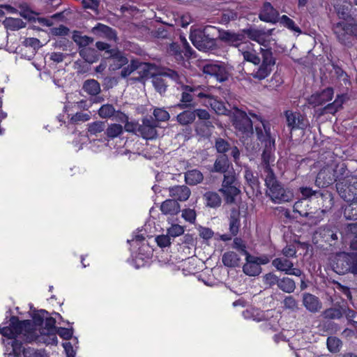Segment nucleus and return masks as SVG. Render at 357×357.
Listing matches in <instances>:
<instances>
[{
  "label": "nucleus",
  "mask_w": 357,
  "mask_h": 357,
  "mask_svg": "<svg viewBox=\"0 0 357 357\" xmlns=\"http://www.w3.org/2000/svg\"><path fill=\"white\" fill-rule=\"evenodd\" d=\"M87 132L91 135L97 136L98 133L105 130V123L101 121H97L87 125Z\"/></svg>",
  "instance_id": "obj_50"
},
{
  "label": "nucleus",
  "mask_w": 357,
  "mask_h": 357,
  "mask_svg": "<svg viewBox=\"0 0 357 357\" xmlns=\"http://www.w3.org/2000/svg\"><path fill=\"white\" fill-rule=\"evenodd\" d=\"M332 266L334 271L340 275L347 273L357 274V254L340 253L335 257Z\"/></svg>",
  "instance_id": "obj_5"
},
{
  "label": "nucleus",
  "mask_w": 357,
  "mask_h": 357,
  "mask_svg": "<svg viewBox=\"0 0 357 357\" xmlns=\"http://www.w3.org/2000/svg\"><path fill=\"white\" fill-rule=\"evenodd\" d=\"M203 72L215 77L219 82H225L228 79L229 73L227 68L220 63H208L203 68Z\"/></svg>",
  "instance_id": "obj_13"
},
{
  "label": "nucleus",
  "mask_w": 357,
  "mask_h": 357,
  "mask_svg": "<svg viewBox=\"0 0 357 357\" xmlns=\"http://www.w3.org/2000/svg\"><path fill=\"white\" fill-rule=\"evenodd\" d=\"M344 305L336 303L333 307L326 308L321 314V317L326 320L340 319L344 316Z\"/></svg>",
  "instance_id": "obj_25"
},
{
  "label": "nucleus",
  "mask_w": 357,
  "mask_h": 357,
  "mask_svg": "<svg viewBox=\"0 0 357 357\" xmlns=\"http://www.w3.org/2000/svg\"><path fill=\"white\" fill-rule=\"evenodd\" d=\"M160 73L164 77H169L177 84H181V86L184 84L183 80L185 79V77L174 70L167 68Z\"/></svg>",
  "instance_id": "obj_54"
},
{
  "label": "nucleus",
  "mask_w": 357,
  "mask_h": 357,
  "mask_svg": "<svg viewBox=\"0 0 357 357\" xmlns=\"http://www.w3.org/2000/svg\"><path fill=\"white\" fill-rule=\"evenodd\" d=\"M352 4L350 2L342 1L338 3L335 6V9L340 19L349 22H354L356 20L351 16Z\"/></svg>",
  "instance_id": "obj_26"
},
{
  "label": "nucleus",
  "mask_w": 357,
  "mask_h": 357,
  "mask_svg": "<svg viewBox=\"0 0 357 357\" xmlns=\"http://www.w3.org/2000/svg\"><path fill=\"white\" fill-rule=\"evenodd\" d=\"M327 348L332 353H337L340 350L342 341L336 337H328L327 339Z\"/></svg>",
  "instance_id": "obj_57"
},
{
  "label": "nucleus",
  "mask_w": 357,
  "mask_h": 357,
  "mask_svg": "<svg viewBox=\"0 0 357 357\" xmlns=\"http://www.w3.org/2000/svg\"><path fill=\"white\" fill-rule=\"evenodd\" d=\"M344 210V217L347 220H357V199L354 201H351Z\"/></svg>",
  "instance_id": "obj_46"
},
{
  "label": "nucleus",
  "mask_w": 357,
  "mask_h": 357,
  "mask_svg": "<svg viewBox=\"0 0 357 357\" xmlns=\"http://www.w3.org/2000/svg\"><path fill=\"white\" fill-rule=\"evenodd\" d=\"M82 90L90 96H97L100 93V85L98 82L94 79H89L84 82Z\"/></svg>",
  "instance_id": "obj_34"
},
{
  "label": "nucleus",
  "mask_w": 357,
  "mask_h": 357,
  "mask_svg": "<svg viewBox=\"0 0 357 357\" xmlns=\"http://www.w3.org/2000/svg\"><path fill=\"white\" fill-rule=\"evenodd\" d=\"M287 123L291 129L304 130L308 126V121L298 112L287 110L284 112Z\"/></svg>",
  "instance_id": "obj_16"
},
{
  "label": "nucleus",
  "mask_w": 357,
  "mask_h": 357,
  "mask_svg": "<svg viewBox=\"0 0 357 357\" xmlns=\"http://www.w3.org/2000/svg\"><path fill=\"white\" fill-rule=\"evenodd\" d=\"M177 121L182 126L191 124L195 120L193 110H185L177 115Z\"/></svg>",
  "instance_id": "obj_43"
},
{
  "label": "nucleus",
  "mask_w": 357,
  "mask_h": 357,
  "mask_svg": "<svg viewBox=\"0 0 357 357\" xmlns=\"http://www.w3.org/2000/svg\"><path fill=\"white\" fill-rule=\"evenodd\" d=\"M331 165L333 166V175L335 176L336 183L344 182L345 180H347V178L355 176L350 174V172L347 169L344 163L335 164L333 162Z\"/></svg>",
  "instance_id": "obj_29"
},
{
  "label": "nucleus",
  "mask_w": 357,
  "mask_h": 357,
  "mask_svg": "<svg viewBox=\"0 0 357 357\" xmlns=\"http://www.w3.org/2000/svg\"><path fill=\"white\" fill-rule=\"evenodd\" d=\"M183 90V91L181 93V103L178 104V106L181 109L195 107V105L192 103L194 98L192 96V93L186 89Z\"/></svg>",
  "instance_id": "obj_48"
},
{
  "label": "nucleus",
  "mask_w": 357,
  "mask_h": 357,
  "mask_svg": "<svg viewBox=\"0 0 357 357\" xmlns=\"http://www.w3.org/2000/svg\"><path fill=\"white\" fill-rule=\"evenodd\" d=\"M160 210L165 215H176L180 211V205L176 199H167L160 206Z\"/></svg>",
  "instance_id": "obj_33"
},
{
  "label": "nucleus",
  "mask_w": 357,
  "mask_h": 357,
  "mask_svg": "<svg viewBox=\"0 0 357 357\" xmlns=\"http://www.w3.org/2000/svg\"><path fill=\"white\" fill-rule=\"evenodd\" d=\"M316 233L330 245H335L337 241L338 229L334 225H328L321 227Z\"/></svg>",
  "instance_id": "obj_18"
},
{
  "label": "nucleus",
  "mask_w": 357,
  "mask_h": 357,
  "mask_svg": "<svg viewBox=\"0 0 357 357\" xmlns=\"http://www.w3.org/2000/svg\"><path fill=\"white\" fill-rule=\"evenodd\" d=\"M272 265L278 271L284 272L286 275H292L298 277L303 275V271L300 268H294V263L288 258L282 257L274 259Z\"/></svg>",
  "instance_id": "obj_12"
},
{
  "label": "nucleus",
  "mask_w": 357,
  "mask_h": 357,
  "mask_svg": "<svg viewBox=\"0 0 357 357\" xmlns=\"http://www.w3.org/2000/svg\"><path fill=\"white\" fill-rule=\"evenodd\" d=\"M100 117L102 119H109L113 117L116 114V109L111 104H105L100 107L98 111Z\"/></svg>",
  "instance_id": "obj_55"
},
{
  "label": "nucleus",
  "mask_w": 357,
  "mask_h": 357,
  "mask_svg": "<svg viewBox=\"0 0 357 357\" xmlns=\"http://www.w3.org/2000/svg\"><path fill=\"white\" fill-rule=\"evenodd\" d=\"M243 273L249 276H256L261 272V267L257 263H245L243 267Z\"/></svg>",
  "instance_id": "obj_52"
},
{
  "label": "nucleus",
  "mask_w": 357,
  "mask_h": 357,
  "mask_svg": "<svg viewBox=\"0 0 357 357\" xmlns=\"http://www.w3.org/2000/svg\"><path fill=\"white\" fill-rule=\"evenodd\" d=\"M229 167L228 156L226 154H220L216 158L212 172L226 174L229 172L228 171Z\"/></svg>",
  "instance_id": "obj_31"
},
{
  "label": "nucleus",
  "mask_w": 357,
  "mask_h": 357,
  "mask_svg": "<svg viewBox=\"0 0 357 357\" xmlns=\"http://www.w3.org/2000/svg\"><path fill=\"white\" fill-rule=\"evenodd\" d=\"M333 31L342 44L349 43L352 36H357V22H340L333 25Z\"/></svg>",
  "instance_id": "obj_8"
},
{
  "label": "nucleus",
  "mask_w": 357,
  "mask_h": 357,
  "mask_svg": "<svg viewBox=\"0 0 357 357\" xmlns=\"http://www.w3.org/2000/svg\"><path fill=\"white\" fill-rule=\"evenodd\" d=\"M152 84L155 91L160 95H163L166 92L168 86L165 79L161 73L153 76Z\"/></svg>",
  "instance_id": "obj_40"
},
{
  "label": "nucleus",
  "mask_w": 357,
  "mask_h": 357,
  "mask_svg": "<svg viewBox=\"0 0 357 357\" xmlns=\"http://www.w3.org/2000/svg\"><path fill=\"white\" fill-rule=\"evenodd\" d=\"M233 125L234 128L241 132L243 137H250L253 132V123L246 112L235 109L233 115Z\"/></svg>",
  "instance_id": "obj_7"
},
{
  "label": "nucleus",
  "mask_w": 357,
  "mask_h": 357,
  "mask_svg": "<svg viewBox=\"0 0 357 357\" xmlns=\"http://www.w3.org/2000/svg\"><path fill=\"white\" fill-rule=\"evenodd\" d=\"M264 181L267 188L266 195L274 203L288 202L293 199V192L283 187L280 182L278 181L275 174L265 175Z\"/></svg>",
  "instance_id": "obj_3"
},
{
  "label": "nucleus",
  "mask_w": 357,
  "mask_h": 357,
  "mask_svg": "<svg viewBox=\"0 0 357 357\" xmlns=\"http://www.w3.org/2000/svg\"><path fill=\"white\" fill-rule=\"evenodd\" d=\"M240 260L238 255L232 251L225 252L222 258L223 264L227 267L238 266Z\"/></svg>",
  "instance_id": "obj_39"
},
{
  "label": "nucleus",
  "mask_w": 357,
  "mask_h": 357,
  "mask_svg": "<svg viewBox=\"0 0 357 357\" xmlns=\"http://www.w3.org/2000/svg\"><path fill=\"white\" fill-rule=\"evenodd\" d=\"M273 29H245L242 30V33L246 34L248 37L255 40L259 44H263L266 41V38L272 34Z\"/></svg>",
  "instance_id": "obj_23"
},
{
  "label": "nucleus",
  "mask_w": 357,
  "mask_h": 357,
  "mask_svg": "<svg viewBox=\"0 0 357 357\" xmlns=\"http://www.w3.org/2000/svg\"><path fill=\"white\" fill-rule=\"evenodd\" d=\"M302 303L305 309L311 313H317L322 308L320 299L310 293L302 294Z\"/></svg>",
  "instance_id": "obj_21"
},
{
  "label": "nucleus",
  "mask_w": 357,
  "mask_h": 357,
  "mask_svg": "<svg viewBox=\"0 0 357 357\" xmlns=\"http://www.w3.org/2000/svg\"><path fill=\"white\" fill-rule=\"evenodd\" d=\"M240 211L236 208H232L230 211L229 215V232L235 236L238 234L239 228L241 227L240 222Z\"/></svg>",
  "instance_id": "obj_30"
},
{
  "label": "nucleus",
  "mask_w": 357,
  "mask_h": 357,
  "mask_svg": "<svg viewBox=\"0 0 357 357\" xmlns=\"http://www.w3.org/2000/svg\"><path fill=\"white\" fill-rule=\"evenodd\" d=\"M237 185V179L233 171L224 174L222 186L219 189V192L223 195L226 203L233 204L235 202V197L241 192Z\"/></svg>",
  "instance_id": "obj_6"
},
{
  "label": "nucleus",
  "mask_w": 357,
  "mask_h": 357,
  "mask_svg": "<svg viewBox=\"0 0 357 357\" xmlns=\"http://www.w3.org/2000/svg\"><path fill=\"white\" fill-rule=\"evenodd\" d=\"M203 198L207 207L216 208L221 206L222 198L216 192H206L203 195Z\"/></svg>",
  "instance_id": "obj_32"
},
{
  "label": "nucleus",
  "mask_w": 357,
  "mask_h": 357,
  "mask_svg": "<svg viewBox=\"0 0 357 357\" xmlns=\"http://www.w3.org/2000/svg\"><path fill=\"white\" fill-rule=\"evenodd\" d=\"M210 105L218 115H228L229 114V110L226 107L225 103L220 100L211 99Z\"/></svg>",
  "instance_id": "obj_49"
},
{
  "label": "nucleus",
  "mask_w": 357,
  "mask_h": 357,
  "mask_svg": "<svg viewBox=\"0 0 357 357\" xmlns=\"http://www.w3.org/2000/svg\"><path fill=\"white\" fill-rule=\"evenodd\" d=\"M215 27L207 26L203 29H195L190 32V38L193 45L199 50L208 51L216 49L217 43L213 32Z\"/></svg>",
  "instance_id": "obj_4"
},
{
  "label": "nucleus",
  "mask_w": 357,
  "mask_h": 357,
  "mask_svg": "<svg viewBox=\"0 0 357 357\" xmlns=\"http://www.w3.org/2000/svg\"><path fill=\"white\" fill-rule=\"evenodd\" d=\"M136 70L138 71L139 76L133 78L135 81L141 82L144 78L151 77L153 78V71L156 70V65L151 63L142 62L139 59H135Z\"/></svg>",
  "instance_id": "obj_22"
},
{
  "label": "nucleus",
  "mask_w": 357,
  "mask_h": 357,
  "mask_svg": "<svg viewBox=\"0 0 357 357\" xmlns=\"http://www.w3.org/2000/svg\"><path fill=\"white\" fill-rule=\"evenodd\" d=\"M106 59L111 61L109 63V69L111 70H116L128 63V59L125 54L117 48H112L110 55L105 56Z\"/></svg>",
  "instance_id": "obj_20"
},
{
  "label": "nucleus",
  "mask_w": 357,
  "mask_h": 357,
  "mask_svg": "<svg viewBox=\"0 0 357 357\" xmlns=\"http://www.w3.org/2000/svg\"><path fill=\"white\" fill-rule=\"evenodd\" d=\"M261 55L259 56L254 50H247L242 52L245 61L259 65L257 70L252 73V76L259 80L267 77L272 71V68L275 64V59L270 49L261 48Z\"/></svg>",
  "instance_id": "obj_1"
},
{
  "label": "nucleus",
  "mask_w": 357,
  "mask_h": 357,
  "mask_svg": "<svg viewBox=\"0 0 357 357\" xmlns=\"http://www.w3.org/2000/svg\"><path fill=\"white\" fill-rule=\"evenodd\" d=\"M278 289L286 294H291L296 289V282L287 276L280 278Z\"/></svg>",
  "instance_id": "obj_35"
},
{
  "label": "nucleus",
  "mask_w": 357,
  "mask_h": 357,
  "mask_svg": "<svg viewBox=\"0 0 357 357\" xmlns=\"http://www.w3.org/2000/svg\"><path fill=\"white\" fill-rule=\"evenodd\" d=\"M91 32L99 37H105L109 40L116 42L118 39L115 30L101 23H98L96 26L92 28Z\"/></svg>",
  "instance_id": "obj_27"
},
{
  "label": "nucleus",
  "mask_w": 357,
  "mask_h": 357,
  "mask_svg": "<svg viewBox=\"0 0 357 357\" xmlns=\"http://www.w3.org/2000/svg\"><path fill=\"white\" fill-rule=\"evenodd\" d=\"M2 23L6 29L11 31L19 30L26 26V23L20 18L6 17Z\"/></svg>",
  "instance_id": "obj_41"
},
{
  "label": "nucleus",
  "mask_w": 357,
  "mask_h": 357,
  "mask_svg": "<svg viewBox=\"0 0 357 357\" xmlns=\"http://www.w3.org/2000/svg\"><path fill=\"white\" fill-rule=\"evenodd\" d=\"M279 13L276 10L271 3L265 2L260 11L259 17L261 20L275 23L278 21Z\"/></svg>",
  "instance_id": "obj_24"
},
{
  "label": "nucleus",
  "mask_w": 357,
  "mask_h": 357,
  "mask_svg": "<svg viewBox=\"0 0 357 357\" xmlns=\"http://www.w3.org/2000/svg\"><path fill=\"white\" fill-rule=\"evenodd\" d=\"M282 303L285 310H288L291 312H296L300 309L298 301L293 296H285Z\"/></svg>",
  "instance_id": "obj_51"
},
{
  "label": "nucleus",
  "mask_w": 357,
  "mask_h": 357,
  "mask_svg": "<svg viewBox=\"0 0 357 357\" xmlns=\"http://www.w3.org/2000/svg\"><path fill=\"white\" fill-rule=\"evenodd\" d=\"M280 278L275 273L271 272L263 276L264 284L266 288H273L275 286L278 287Z\"/></svg>",
  "instance_id": "obj_56"
},
{
  "label": "nucleus",
  "mask_w": 357,
  "mask_h": 357,
  "mask_svg": "<svg viewBox=\"0 0 357 357\" xmlns=\"http://www.w3.org/2000/svg\"><path fill=\"white\" fill-rule=\"evenodd\" d=\"M0 333L8 338L22 335V338L27 342L36 340L38 335L32 331L30 320L20 321L17 317H12L8 326L0 328Z\"/></svg>",
  "instance_id": "obj_2"
},
{
  "label": "nucleus",
  "mask_w": 357,
  "mask_h": 357,
  "mask_svg": "<svg viewBox=\"0 0 357 357\" xmlns=\"http://www.w3.org/2000/svg\"><path fill=\"white\" fill-rule=\"evenodd\" d=\"M182 89H186L188 91L192 93V96L193 98L195 97L203 98H211V96L206 93V88L205 86H202L200 85L198 86H188L183 84L181 86Z\"/></svg>",
  "instance_id": "obj_37"
},
{
  "label": "nucleus",
  "mask_w": 357,
  "mask_h": 357,
  "mask_svg": "<svg viewBox=\"0 0 357 357\" xmlns=\"http://www.w3.org/2000/svg\"><path fill=\"white\" fill-rule=\"evenodd\" d=\"M337 192L346 202L356 200L357 199V176L351 177L344 182L336 183Z\"/></svg>",
  "instance_id": "obj_9"
},
{
  "label": "nucleus",
  "mask_w": 357,
  "mask_h": 357,
  "mask_svg": "<svg viewBox=\"0 0 357 357\" xmlns=\"http://www.w3.org/2000/svg\"><path fill=\"white\" fill-rule=\"evenodd\" d=\"M22 354L24 357H47L44 350H38L33 348H23Z\"/></svg>",
  "instance_id": "obj_61"
},
{
  "label": "nucleus",
  "mask_w": 357,
  "mask_h": 357,
  "mask_svg": "<svg viewBox=\"0 0 357 357\" xmlns=\"http://www.w3.org/2000/svg\"><path fill=\"white\" fill-rule=\"evenodd\" d=\"M334 91L332 87H328L320 93H316L310 96L308 103L314 107L321 106L333 99Z\"/></svg>",
  "instance_id": "obj_19"
},
{
  "label": "nucleus",
  "mask_w": 357,
  "mask_h": 357,
  "mask_svg": "<svg viewBox=\"0 0 357 357\" xmlns=\"http://www.w3.org/2000/svg\"><path fill=\"white\" fill-rule=\"evenodd\" d=\"M79 56L87 63H93L98 61L96 51L91 48H82L79 51Z\"/></svg>",
  "instance_id": "obj_45"
},
{
  "label": "nucleus",
  "mask_w": 357,
  "mask_h": 357,
  "mask_svg": "<svg viewBox=\"0 0 357 357\" xmlns=\"http://www.w3.org/2000/svg\"><path fill=\"white\" fill-rule=\"evenodd\" d=\"M218 32V38L230 46L238 47L245 37L243 33H235L229 30L216 29Z\"/></svg>",
  "instance_id": "obj_15"
},
{
  "label": "nucleus",
  "mask_w": 357,
  "mask_h": 357,
  "mask_svg": "<svg viewBox=\"0 0 357 357\" xmlns=\"http://www.w3.org/2000/svg\"><path fill=\"white\" fill-rule=\"evenodd\" d=\"M333 165H327L320 169L315 179L318 188H326L335 181Z\"/></svg>",
  "instance_id": "obj_14"
},
{
  "label": "nucleus",
  "mask_w": 357,
  "mask_h": 357,
  "mask_svg": "<svg viewBox=\"0 0 357 357\" xmlns=\"http://www.w3.org/2000/svg\"><path fill=\"white\" fill-rule=\"evenodd\" d=\"M280 24L287 27L291 31L301 33L300 28L296 25L295 22L287 15H282L279 20Z\"/></svg>",
  "instance_id": "obj_62"
},
{
  "label": "nucleus",
  "mask_w": 357,
  "mask_h": 357,
  "mask_svg": "<svg viewBox=\"0 0 357 357\" xmlns=\"http://www.w3.org/2000/svg\"><path fill=\"white\" fill-rule=\"evenodd\" d=\"M215 148L218 153L225 154L230 148V144L225 139L218 137L215 142Z\"/></svg>",
  "instance_id": "obj_58"
},
{
  "label": "nucleus",
  "mask_w": 357,
  "mask_h": 357,
  "mask_svg": "<svg viewBox=\"0 0 357 357\" xmlns=\"http://www.w3.org/2000/svg\"><path fill=\"white\" fill-rule=\"evenodd\" d=\"M245 178L247 183L250 186L253 191L256 190L257 192H260L259 181L257 176H255L250 169L245 171Z\"/></svg>",
  "instance_id": "obj_44"
},
{
  "label": "nucleus",
  "mask_w": 357,
  "mask_h": 357,
  "mask_svg": "<svg viewBox=\"0 0 357 357\" xmlns=\"http://www.w3.org/2000/svg\"><path fill=\"white\" fill-rule=\"evenodd\" d=\"M238 18V13L233 10H224L221 15V22L227 24L230 21L236 20Z\"/></svg>",
  "instance_id": "obj_63"
},
{
  "label": "nucleus",
  "mask_w": 357,
  "mask_h": 357,
  "mask_svg": "<svg viewBox=\"0 0 357 357\" xmlns=\"http://www.w3.org/2000/svg\"><path fill=\"white\" fill-rule=\"evenodd\" d=\"M19 8L20 9L19 14L21 17L29 21L35 20L34 15H38V13L31 10L27 3H20Z\"/></svg>",
  "instance_id": "obj_53"
},
{
  "label": "nucleus",
  "mask_w": 357,
  "mask_h": 357,
  "mask_svg": "<svg viewBox=\"0 0 357 357\" xmlns=\"http://www.w3.org/2000/svg\"><path fill=\"white\" fill-rule=\"evenodd\" d=\"M153 114L158 123L160 121H167L169 119L170 115L167 111L163 108H155L153 110Z\"/></svg>",
  "instance_id": "obj_59"
},
{
  "label": "nucleus",
  "mask_w": 357,
  "mask_h": 357,
  "mask_svg": "<svg viewBox=\"0 0 357 357\" xmlns=\"http://www.w3.org/2000/svg\"><path fill=\"white\" fill-rule=\"evenodd\" d=\"M249 114L259 120L261 123L260 126L257 125L255 126L257 139L264 143V144H267L268 141H275V139L271 136L270 125L268 123L264 122L261 118L258 115L251 112H249Z\"/></svg>",
  "instance_id": "obj_17"
},
{
  "label": "nucleus",
  "mask_w": 357,
  "mask_h": 357,
  "mask_svg": "<svg viewBox=\"0 0 357 357\" xmlns=\"http://www.w3.org/2000/svg\"><path fill=\"white\" fill-rule=\"evenodd\" d=\"M346 99L347 95H338L333 102L329 103L324 107V110L327 111L328 114H335L337 111L342 108V105L345 102Z\"/></svg>",
  "instance_id": "obj_36"
},
{
  "label": "nucleus",
  "mask_w": 357,
  "mask_h": 357,
  "mask_svg": "<svg viewBox=\"0 0 357 357\" xmlns=\"http://www.w3.org/2000/svg\"><path fill=\"white\" fill-rule=\"evenodd\" d=\"M204 179L202 173L197 169L189 170L185 173V181L190 185L200 183Z\"/></svg>",
  "instance_id": "obj_38"
},
{
  "label": "nucleus",
  "mask_w": 357,
  "mask_h": 357,
  "mask_svg": "<svg viewBox=\"0 0 357 357\" xmlns=\"http://www.w3.org/2000/svg\"><path fill=\"white\" fill-rule=\"evenodd\" d=\"M123 132V127L119 123H111L105 130V135L109 139L119 137Z\"/></svg>",
  "instance_id": "obj_42"
},
{
  "label": "nucleus",
  "mask_w": 357,
  "mask_h": 357,
  "mask_svg": "<svg viewBox=\"0 0 357 357\" xmlns=\"http://www.w3.org/2000/svg\"><path fill=\"white\" fill-rule=\"evenodd\" d=\"M69 29L61 24L58 27H52L50 30V33L55 36H65L69 33Z\"/></svg>",
  "instance_id": "obj_64"
},
{
  "label": "nucleus",
  "mask_w": 357,
  "mask_h": 357,
  "mask_svg": "<svg viewBox=\"0 0 357 357\" xmlns=\"http://www.w3.org/2000/svg\"><path fill=\"white\" fill-rule=\"evenodd\" d=\"M158 128L159 123L151 116L144 117L138 127V135L145 139H156L158 137Z\"/></svg>",
  "instance_id": "obj_11"
},
{
  "label": "nucleus",
  "mask_w": 357,
  "mask_h": 357,
  "mask_svg": "<svg viewBox=\"0 0 357 357\" xmlns=\"http://www.w3.org/2000/svg\"><path fill=\"white\" fill-rule=\"evenodd\" d=\"M73 41L80 47H85L93 42V38L81 35L79 31H74L72 37Z\"/></svg>",
  "instance_id": "obj_47"
},
{
  "label": "nucleus",
  "mask_w": 357,
  "mask_h": 357,
  "mask_svg": "<svg viewBox=\"0 0 357 357\" xmlns=\"http://www.w3.org/2000/svg\"><path fill=\"white\" fill-rule=\"evenodd\" d=\"M43 324H45V328L42 329L41 334H49L55 330L56 321L54 318L47 315Z\"/></svg>",
  "instance_id": "obj_60"
},
{
  "label": "nucleus",
  "mask_w": 357,
  "mask_h": 357,
  "mask_svg": "<svg viewBox=\"0 0 357 357\" xmlns=\"http://www.w3.org/2000/svg\"><path fill=\"white\" fill-rule=\"evenodd\" d=\"M169 195L176 200L186 201L191 194L190 190L186 185H175L169 188Z\"/></svg>",
  "instance_id": "obj_28"
},
{
  "label": "nucleus",
  "mask_w": 357,
  "mask_h": 357,
  "mask_svg": "<svg viewBox=\"0 0 357 357\" xmlns=\"http://www.w3.org/2000/svg\"><path fill=\"white\" fill-rule=\"evenodd\" d=\"M267 143L264 144L259 167L265 175H272L275 174L271 166L274 165L275 162V141H268Z\"/></svg>",
  "instance_id": "obj_10"
}]
</instances>
